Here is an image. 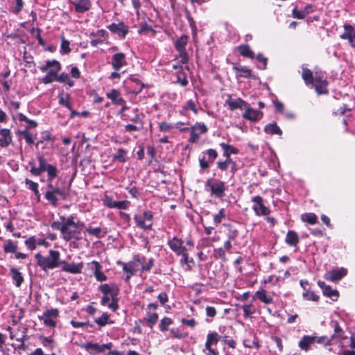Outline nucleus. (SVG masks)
I'll return each mask as SVG.
<instances>
[{
	"label": "nucleus",
	"instance_id": "f257e3e1",
	"mask_svg": "<svg viewBox=\"0 0 355 355\" xmlns=\"http://www.w3.org/2000/svg\"><path fill=\"white\" fill-rule=\"evenodd\" d=\"M37 264L42 270L46 271L61 266L60 253L57 250H50L49 256L44 257L38 252L35 255Z\"/></svg>",
	"mask_w": 355,
	"mask_h": 355
},
{
	"label": "nucleus",
	"instance_id": "f03ea898",
	"mask_svg": "<svg viewBox=\"0 0 355 355\" xmlns=\"http://www.w3.org/2000/svg\"><path fill=\"white\" fill-rule=\"evenodd\" d=\"M61 69L60 64L57 60H48L44 65L40 67V71L48 73L44 76L42 81L44 84H49L55 80L58 73Z\"/></svg>",
	"mask_w": 355,
	"mask_h": 355
},
{
	"label": "nucleus",
	"instance_id": "7ed1b4c3",
	"mask_svg": "<svg viewBox=\"0 0 355 355\" xmlns=\"http://www.w3.org/2000/svg\"><path fill=\"white\" fill-rule=\"evenodd\" d=\"M46 188L47 190L44 197L53 206H56L60 199L64 200L67 196V192L65 189L55 187L52 182H48Z\"/></svg>",
	"mask_w": 355,
	"mask_h": 355
},
{
	"label": "nucleus",
	"instance_id": "20e7f679",
	"mask_svg": "<svg viewBox=\"0 0 355 355\" xmlns=\"http://www.w3.org/2000/svg\"><path fill=\"white\" fill-rule=\"evenodd\" d=\"M75 221L72 216L64 220V228L62 234V238L65 241L71 240L78 241L80 239L81 232L80 229L76 228Z\"/></svg>",
	"mask_w": 355,
	"mask_h": 355
},
{
	"label": "nucleus",
	"instance_id": "39448f33",
	"mask_svg": "<svg viewBox=\"0 0 355 355\" xmlns=\"http://www.w3.org/2000/svg\"><path fill=\"white\" fill-rule=\"evenodd\" d=\"M205 187L209 188L211 196L218 198H223L225 196L226 186L223 181L209 178L205 182Z\"/></svg>",
	"mask_w": 355,
	"mask_h": 355
},
{
	"label": "nucleus",
	"instance_id": "423d86ee",
	"mask_svg": "<svg viewBox=\"0 0 355 355\" xmlns=\"http://www.w3.org/2000/svg\"><path fill=\"white\" fill-rule=\"evenodd\" d=\"M153 214L152 211L146 210L142 214H136L134 220L136 225L142 230H150L153 226Z\"/></svg>",
	"mask_w": 355,
	"mask_h": 355
},
{
	"label": "nucleus",
	"instance_id": "0eeeda50",
	"mask_svg": "<svg viewBox=\"0 0 355 355\" xmlns=\"http://www.w3.org/2000/svg\"><path fill=\"white\" fill-rule=\"evenodd\" d=\"M140 264H142V260L139 255H135L132 261L122 263L123 270L128 274L125 278L126 281H128L136 273Z\"/></svg>",
	"mask_w": 355,
	"mask_h": 355
},
{
	"label": "nucleus",
	"instance_id": "6e6552de",
	"mask_svg": "<svg viewBox=\"0 0 355 355\" xmlns=\"http://www.w3.org/2000/svg\"><path fill=\"white\" fill-rule=\"evenodd\" d=\"M183 130H190V137H189V141L191 143H196L200 139V135L202 134H205L208 131V128H207V125L204 123H199V122H196L190 128H185Z\"/></svg>",
	"mask_w": 355,
	"mask_h": 355
},
{
	"label": "nucleus",
	"instance_id": "1a4fd4ad",
	"mask_svg": "<svg viewBox=\"0 0 355 355\" xmlns=\"http://www.w3.org/2000/svg\"><path fill=\"white\" fill-rule=\"evenodd\" d=\"M58 316L59 311L57 309H50L44 312L42 315L38 316V318L42 320L46 327H55V320Z\"/></svg>",
	"mask_w": 355,
	"mask_h": 355
},
{
	"label": "nucleus",
	"instance_id": "9d476101",
	"mask_svg": "<svg viewBox=\"0 0 355 355\" xmlns=\"http://www.w3.org/2000/svg\"><path fill=\"white\" fill-rule=\"evenodd\" d=\"M112 347V343L99 345L98 343H93L87 342L80 345V347L85 349L91 354H96L105 352V349H110Z\"/></svg>",
	"mask_w": 355,
	"mask_h": 355
},
{
	"label": "nucleus",
	"instance_id": "9b49d317",
	"mask_svg": "<svg viewBox=\"0 0 355 355\" xmlns=\"http://www.w3.org/2000/svg\"><path fill=\"white\" fill-rule=\"evenodd\" d=\"M263 201L262 197L259 196H254L252 199V209L257 216H268L270 213V209L263 205Z\"/></svg>",
	"mask_w": 355,
	"mask_h": 355
},
{
	"label": "nucleus",
	"instance_id": "f8f14e48",
	"mask_svg": "<svg viewBox=\"0 0 355 355\" xmlns=\"http://www.w3.org/2000/svg\"><path fill=\"white\" fill-rule=\"evenodd\" d=\"M244 110L245 112L242 114L243 118L251 122L259 121L263 117V114L261 111L252 108L248 103Z\"/></svg>",
	"mask_w": 355,
	"mask_h": 355
},
{
	"label": "nucleus",
	"instance_id": "ddd939ff",
	"mask_svg": "<svg viewBox=\"0 0 355 355\" xmlns=\"http://www.w3.org/2000/svg\"><path fill=\"white\" fill-rule=\"evenodd\" d=\"M108 37V33L106 31L101 29L95 33H90V44L92 46L96 47L98 45L105 42Z\"/></svg>",
	"mask_w": 355,
	"mask_h": 355
},
{
	"label": "nucleus",
	"instance_id": "4468645a",
	"mask_svg": "<svg viewBox=\"0 0 355 355\" xmlns=\"http://www.w3.org/2000/svg\"><path fill=\"white\" fill-rule=\"evenodd\" d=\"M347 273V270L345 268H337L327 272L324 278L331 282H338L345 277Z\"/></svg>",
	"mask_w": 355,
	"mask_h": 355
},
{
	"label": "nucleus",
	"instance_id": "2eb2a0df",
	"mask_svg": "<svg viewBox=\"0 0 355 355\" xmlns=\"http://www.w3.org/2000/svg\"><path fill=\"white\" fill-rule=\"evenodd\" d=\"M62 270L71 274H80L83 268V263H68L61 260Z\"/></svg>",
	"mask_w": 355,
	"mask_h": 355
},
{
	"label": "nucleus",
	"instance_id": "dca6fc26",
	"mask_svg": "<svg viewBox=\"0 0 355 355\" xmlns=\"http://www.w3.org/2000/svg\"><path fill=\"white\" fill-rule=\"evenodd\" d=\"M112 67L115 71H120L128 64L125 55L123 53H116L112 57Z\"/></svg>",
	"mask_w": 355,
	"mask_h": 355
},
{
	"label": "nucleus",
	"instance_id": "f3484780",
	"mask_svg": "<svg viewBox=\"0 0 355 355\" xmlns=\"http://www.w3.org/2000/svg\"><path fill=\"white\" fill-rule=\"evenodd\" d=\"M184 241L181 239L174 236L173 239L168 241V245L170 249L174 252L177 255L187 251L186 247L183 245Z\"/></svg>",
	"mask_w": 355,
	"mask_h": 355
},
{
	"label": "nucleus",
	"instance_id": "a211bd4d",
	"mask_svg": "<svg viewBox=\"0 0 355 355\" xmlns=\"http://www.w3.org/2000/svg\"><path fill=\"white\" fill-rule=\"evenodd\" d=\"M98 290L103 295H110L113 298L117 297L119 293V286L115 283L101 284L98 286Z\"/></svg>",
	"mask_w": 355,
	"mask_h": 355
},
{
	"label": "nucleus",
	"instance_id": "6ab92c4d",
	"mask_svg": "<svg viewBox=\"0 0 355 355\" xmlns=\"http://www.w3.org/2000/svg\"><path fill=\"white\" fill-rule=\"evenodd\" d=\"M343 28L345 31L340 35V38L348 40L350 46L355 49V30L350 24H345Z\"/></svg>",
	"mask_w": 355,
	"mask_h": 355
},
{
	"label": "nucleus",
	"instance_id": "aec40b11",
	"mask_svg": "<svg viewBox=\"0 0 355 355\" xmlns=\"http://www.w3.org/2000/svg\"><path fill=\"white\" fill-rule=\"evenodd\" d=\"M225 104L228 105L230 110L233 111L236 109L243 110L247 107L248 103L241 98H232L230 95L225 100Z\"/></svg>",
	"mask_w": 355,
	"mask_h": 355
},
{
	"label": "nucleus",
	"instance_id": "412c9836",
	"mask_svg": "<svg viewBox=\"0 0 355 355\" xmlns=\"http://www.w3.org/2000/svg\"><path fill=\"white\" fill-rule=\"evenodd\" d=\"M128 92L135 95L139 94L144 87V84L137 78H130L127 82Z\"/></svg>",
	"mask_w": 355,
	"mask_h": 355
},
{
	"label": "nucleus",
	"instance_id": "4be33fe9",
	"mask_svg": "<svg viewBox=\"0 0 355 355\" xmlns=\"http://www.w3.org/2000/svg\"><path fill=\"white\" fill-rule=\"evenodd\" d=\"M112 33L118 34L119 36L125 37L128 33V27L123 22L118 24L112 23L107 26Z\"/></svg>",
	"mask_w": 355,
	"mask_h": 355
},
{
	"label": "nucleus",
	"instance_id": "5701e85b",
	"mask_svg": "<svg viewBox=\"0 0 355 355\" xmlns=\"http://www.w3.org/2000/svg\"><path fill=\"white\" fill-rule=\"evenodd\" d=\"M71 3L74 6L76 12L78 13H84L88 11L92 6L90 0H73Z\"/></svg>",
	"mask_w": 355,
	"mask_h": 355
},
{
	"label": "nucleus",
	"instance_id": "b1692460",
	"mask_svg": "<svg viewBox=\"0 0 355 355\" xmlns=\"http://www.w3.org/2000/svg\"><path fill=\"white\" fill-rule=\"evenodd\" d=\"M318 285L322 290L323 294L330 297L333 301H336L338 297V292L333 290L331 286L327 285L324 282L318 281Z\"/></svg>",
	"mask_w": 355,
	"mask_h": 355
},
{
	"label": "nucleus",
	"instance_id": "393cba45",
	"mask_svg": "<svg viewBox=\"0 0 355 355\" xmlns=\"http://www.w3.org/2000/svg\"><path fill=\"white\" fill-rule=\"evenodd\" d=\"M312 85L318 94H324L328 92L327 82L320 76H315L314 78V81Z\"/></svg>",
	"mask_w": 355,
	"mask_h": 355
},
{
	"label": "nucleus",
	"instance_id": "a878e982",
	"mask_svg": "<svg viewBox=\"0 0 355 355\" xmlns=\"http://www.w3.org/2000/svg\"><path fill=\"white\" fill-rule=\"evenodd\" d=\"M101 303L103 306H107L113 311H116L119 308L117 297H114L113 299L110 295H104Z\"/></svg>",
	"mask_w": 355,
	"mask_h": 355
},
{
	"label": "nucleus",
	"instance_id": "bb28decb",
	"mask_svg": "<svg viewBox=\"0 0 355 355\" xmlns=\"http://www.w3.org/2000/svg\"><path fill=\"white\" fill-rule=\"evenodd\" d=\"M10 130L7 128L0 130V147L6 148L12 143Z\"/></svg>",
	"mask_w": 355,
	"mask_h": 355
},
{
	"label": "nucleus",
	"instance_id": "cd10ccee",
	"mask_svg": "<svg viewBox=\"0 0 355 355\" xmlns=\"http://www.w3.org/2000/svg\"><path fill=\"white\" fill-rule=\"evenodd\" d=\"M106 96L107 98L111 100L113 104L116 105L123 104L125 101L122 97L121 92L116 89H112L110 92H107Z\"/></svg>",
	"mask_w": 355,
	"mask_h": 355
},
{
	"label": "nucleus",
	"instance_id": "c85d7f7f",
	"mask_svg": "<svg viewBox=\"0 0 355 355\" xmlns=\"http://www.w3.org/2000/svg\"><path fill=\"white\" fill-rule=\"evenodd\" d=\"M315 340V336H304L299 341V347L302 350L308 351L310 348V346L313 344Z\"/></svg>",
	"mask_w": 355,
	"mask_h": 355
},
{
	"label": "nucleus",
	"instance_id": "c756f323",
	"mask_svg": "<svg viewBox=\"0 0 355 355\" xmlns=\"http://www.w3.org/2000/svg\"><path fill=\"white\" fill-rule=\"evenodd\" d=\"M10 275L17 287H20L24 279L19 269L15 267L10 268Z\"/></svg>",
	"mask_w": 355,
	"mask_h": 355
},
{
	"label": "nucleus",
	"instance_id": "7c9ffc66",
	"mask_svg": "<svg viewBox=\"0 0 355 355\" xmlns=\"http://www.w3.org/2000/svg\"><path fill=\"white\" fill-rule=\"evenodd\" d=\"M178 256H181L182 258L180 261V265L185 271H189L191 269V263H193V258H189L188 251L182 252Z\"/></svg>",
	"mask_w": 355,
	"mask_h": 355
},
{
	"label": "nucleus",
	"instance_id": "2f4dec72",
	"mask_svg": "<svg viewBox=\"0 0 355 355\" xmlns=\"http://www.w3.org/2000/svg\"><path fill=\"white\" fill-rule=\"evenodd\" d=\"M254 299H257L264 304H270L272 302V297L270 295L267 294V292L263 288H261L259 291H257L254 295L253 296Z\"/></svg>",
	"mask_w": 355,
	"mask_h": 355
},
{
	"label": "nucleus",
	"instance_id": "473e14b6",
	"mask_svg": "<svg viewBox=\"0 0 355 355\" xmlns=\"http://www.w3.org/2000/svg\"><path fill=\"white\" fill-rule=\"evenodd\" d=\"M285 241L290 246H296L299 243L298 234L295 231L289 230L286 234Z\"/></svg>",
	"mask_w": 355,
	"mask_h": 355
},
{
	"label": "nucleus",
	"instance_id": "72a5a7b5",
	"mask_svg": "<svg viewBox=\"0 0 355 355\" xmlns=\"http://www.w3.org/2000/svg\"><path fill=\"white\" fill-rule=\"evenodd\" d=\"M47 173L48 182H52V180L58 175V170L56 166L49 164L43 169V172Z\"/></svg>",
	"mask_w": 355,
	"mask_h": 355
},
{
	"label": "nucleus",
	"instance_id": "f704fd0d",
	"mask_svg": "<svg viewBox=\"0 0 355 355\" xmlns=\"http://www.w3.org/2000/svg\"><path fill=\"white\" fill-rule=\"evenodd\" d=\"M312 6L309 5L306 6L304 10H299L295 8L293 11V17L294 18L302 19L311 11Z\"/></svg>",
	"mask_w": 355,
	"mask_h": 355
},
{
	"label": "nucleus",
	"instance_id": "c9c22d12",
	"mask_svg": "<svg viewBox=\"0 0 355 355\" xmlns=\"http://www.w3.org/2000/svg\"><path fill=\"white\" fill-rule=\"evenodd\" d=\"M238 51L239 53L246 58H254V52L250 49L249 45L248 44H241L237 47Z\"/></svg>",
	"mask_w": 355,
	"mask_h": 355
},
{
	"label": "nucleus",
	"instance_id": "e433bc0d",
	"mask_svg": "<svg viewBox=\"0 0 355 355\" xmlns=\"http://www.w3.org/2000/svg\"><path fill=\"white\" fill-rule=\"evenodd\" d=\"M188 36L182 35L175 42V47L178 51H186L185 46L188 42Z\"/></svg>",
	"mask_w": 355,
	"mask_h": 355
},
{
	"label": "nucleus",
	"instance_id": "4c0bfd02",
	"mask_svg": "<svg viewBox=\"0 0 355 355\" xmlns=\"http://www.w3.org/2000/svg\"><path fill=\"white\" fill-rule=\"evenodd\" d=\"M220 340V336L216 332H210L207 336L205 347L216 345Z\"/></svg>",
	"mask_w": 355,
	"mask_h": 355
},
{
	"label": "nucleus",
	"instance_id": "58836bf2",
	"mask_svg": "<svg viewBox=\"0 0 355 355\" xmlns=\"http://www.w3.org/2000/svg\"><path fill=\"white\" fill-rule=\"evenodd\" d=\"M188 110H191L196 114L198 113V108L193 100H189L186 102L180 111V114H184V112Z\"/></svg>",
	"mask_w": 355,
	"mask_h": 355
},
{
	"label": "nucleus",
	"instance_id": "ea45409f",
	"mask_svg": "<svg viewBox=\"0 0 355 355\" xmlns=\"http://www.w3.org/2000/svg\"><path fill=\"white\" fill-rule=\"evenodd\" d=\"M264 131L270 135H282V134L280 128L275 123L266 125L264 128Z\"/></svg>",
	"mask_w": 355,
	"mask_h": 355
},
{
	"label": "nucleus",
	"instance_id": "a19ab883",
	"mask_svg": "<svg viewBox=\"0 0 355 355\" xmlns=\"http://www.w3.org/2000/svg\"><path fill=\"white\" fill-rule=\"evenodd\" d=\"M302 77L306 85H309L313 83V72L304 67H302Z\"/></svg>",
	"mask_w": 355,
	"mask_h": 355
},
{
	"label": "nucleus",
	"instance_id": "79ce46f5",
	"mask_svg": "<svg viewBox=\"0 0 355 355\" xmlns=\"http://www.w3.org/2000/svg\"><path fill=\"white\" fill-rule=\"evenodd\" d=\"M95 322L100 327H104L107 324H112L114 322L110 319V314L103 313L101 317L95 319Z\"/></svg>",
	"mask_w": 355,
	"mask_h": 355
},
{
	"label": "nucleus",
	"instance_id": "37998d69",
	"mask_svg": "<svg viewBox=\"0 0 355 355\" xmlns=\"http://www.w3.org/2000/svg\"><path fill=\"white\" fill-rule=\"evenodd\" d=\"M331 327L334 329V334L331 336V340H334V338H338V339H343V331L342 329L340 327L337 321H331Z\"/></svg>",
	"mask_w": 355,
	"mask_h": 355
},
{
	"label": "nucleus",
	"instance_id": "c03bdc74",
	"mask_svg": "<svg viewBox=\"0 0 355 355\" xmlns=\"http://www.w3.org/2000/svg\"><path fill=\"white\" fill-rule=\"evenodd\" d=\"M26 185L28 186V189L31 190L37 198V201L40 200V193L38 190V184L29 179L25 180Z\"/></svg>",
	"mask_w": 355,
	"mask_h": 355
},
{
	"label": "nucleus",
	"instance_id": "a18cd8bd",
	"mask_svg": "<svg viewBox=\"0 0 355 355\" xmlns=\"http://www.w3.org/2000/svg\"><path fill=\"white\" fill-rule=\"evenodd\" d=\"M127 150L123 148H119L115 154L113 155V160L124 163L127 160Z\"/></svg>",
	"mask_w": 355,
	"mask_h": 355
},
{
	"label": "nucleus",
	"instance_id": "49530a36",
	"mask_svg": "<svg viewBox=\"0 0 355 355\" xmlns=\"http://www.w3.org/2000/svg\"><path fill=\"white\" fill-rule=\"evenodd\" d=\"M17 249V245L12 240H8L3 245V250L6 253H15Z\"/></svg>",
	"mask_w": 355,
	"mask_h": 355
},
{
	"label": "nucleus",
	"instance_id": "de8ad7c7",
	"mask_svg": "<svg viewBox=\"0 0 355 355\" xmlns=\"http://www.w3.org/2000/svg\"><path fill=\"white\" fill-rule=\"evenodd\" d=\"M227 227L228 231L227 233V240L235 241L239 235V232L236 228H234L230 224L225 225Z\"/></svg>",
	"mask_w": 355,
	"mask_h": 355
},
{
	"label": "nucleus",
	"instance_id": "09e8293b",
	"mask_svg": "<svg viewBox=\"0 0 355 355\" xmlns=\"http://www.w3.org/2000/svg\"><path fill=\"white\" fill-rule=\"evenodd\" d=\"M302 220L310 225H315L317 223V216L313 213L304 214L301 216Z\"/></svg>",
	"mask_w": 355,
	"mask_h": 355
},
{
	"label": "nucleus",
	"instance_id": "8fccbe9b",
	"mask_svg": "<svg viewBox=\"0 0 355 355\" xmlns=\"http://www.w3.org/2000/svg\"><path fill=\"white\" fill-rule=\"evenodd\" d=\"M55 80L60 82V83H64L67 84L70 87H71L74 85V81L70 78L69 74H67V73H61L60 76H58L57 77Z\"/></svg>",
	"mask_w": 355,
	"mask_h": 355
},
{
	"label": "nucleus",
	"instance_id": "3c124183",
	"mask_svg": "<svg viewBox=\"0 0 355 355\" xmlns=\"http://www.w3.org/2000/svg\"><path fill=\"white\" fill-rule=\"evenodd\" d=\"M133 112L135 113V116L130 120L136 124H139L140 128H142L143 127V118H144V115L142 113H139V110L137 108L134 109Z\"/></svg>",
	"mask_w": 355,
	"mask_h": 355
},
{
	"label": "nucleus",
	"instance_id": "603ef678",
	"mask_svg": "<svg viewBox=\"0 0 355 355\" xmlns=\"http://www.w3.org/2000/svg\"><path fill=\"white\" fill-rule=\"evenodd\" d=\"M158 314L156 313H148L145 320L148 322V326L152 328L157 322Z\"/></svg>",
	"mask_w": 355,
	"mask_h": 355
},
{
	"label": "nucleus",
	"instance_id": "864d4df0",
	"mask_svg": "<svg viewBox=\"0 0 355 355\" xmlns=\"http://www.w3.org/2000/svg\"><path fill=\"white\" fill-rule=\"evenodd\" d=\"M173 323V320L168 317L163 318L159 323V328L161 331L164 332L168 329V327Z\"/></svg>",
	"mask_w": 355,
	"mask_h": 355
},
{
	"label": "nucleus",
	"instance_id": "5fc2aeb1",
	"mask_svg": "<svg viewBox=\"0 0 355 355\" xmlns=\"http://www.w3.org/2000/svg\"><path fill=\"white\" fill-rule=\"evenodd\" d=\"M220 146L223 150V153L230 154H237L239 153V150L233 146L229 145L225 143H220Z\"/></svg>",
	"mask_w": 355,
	"mask_h": 355
},
{
	"label": "nucleus",
	"instance_id": "6e6d98bb",
	"mask_svg": "<svg viewBox=\"0 0 355 355\" xmlns=\"http://www.w3.org/2000/svg\"><path fill=\"white\" fill-rule=\"evenodd\" d=\"M225 211L224 209H220L218 213L214 215V223L216 226H218L222 220L225 218Z\"/></svg>",
	"mask_w": 355,
	"mask_h": 355
},
{
	"label": "nucleus",
	"instance_id": "4d7b16f0",
	"mask_svg": "<svg viewBox=\"0 0 355 355\" xmlns=\"http://www.w3.org/2000/svg\"><path fill=\"white\" fill-rule=\"evenodd\" d=\"M302 297L306 300H311L313 302H317L319 300V296L313 291H309V289L303 293Z\"/></svg>",
	"mask_w": 355,
	"mask_h": 355
},
{
	"label": "nucleus",
	"instance_id": "13d9d810",
	"mask_svg": "<svg viewBox=\"0 0 355 355\" xmlns=\"http://www.w3.org/2000/svg\"><path fill=\"white\" fill-rule=\"evenodd\" d=\"M234 69L239 73V76H240L245 78H249L251 76V71L246 67H235Z\"/></svg>",
	"mask_w": 355,
	"mask_h": 355
},
{
	"label": "nucleus",
	"instance_id": "bf43d9fd",
	"mask_svg": "<svg viewBox=\"0 0 355 355\" xmlns=\"http://www.w3.org/2000/svg\"><path fill=\"white\" fill-rule=\"evenodd\" d=\"M61 219L62 220V223H60L59 221H53L51 223V226L53 230H60L61 234H62L63 230L64 228V220H66L67 218L62 216L61 217Z\"/></svg>",
	"mask_w": 355,
	"mask_h": 355
},
{
	"label": "nucleus",
	"instance_id": "052dcab7",
	"mask_svg": "<svg viewBox=\"0 0 355 355\" xmlns=\"http://www.w3.org/2000/svg\"><path fill=\"white\" fill-rule=\"evenodd\" d=\"M25 245L29 250H35L37 247L36 237L31 236L28 239H27L25 241Z\"/></svg>",
	"mask_w": 355,
	"mask_h": 355
},
{
	"label": "nucleus",
	"instance_id": "680f3d73",
	"mask_svg": "<svg viewBox=\"0 0 355 355\" xmlns=\"http://www.w3.org/2000/svg\"><path fill=\"white\" fill-rule=\"evenodd\" d=\"M103 205L109 208H114L116 201L114 200L112 196H105V197L103 199Z\"/></svg>",
	"mask_w": 355,
	"mask_h": 355
},
{
	"label": "nucleus",
	"instance_id": "e2e57ef3",
	"mask_svg": "<svg viewBox=\"0 0 355 355\" xmlns=\"http://www.w3.org/2000/svg\"><path fill=\"white\" fill-rule=\"evenodd\" d=\"M87 266L88 269L90 270L93 272V274H94L96 270L103 269V266H101V264L96 261H92L89 263H87Z\"/></svg>",
	"mask_w": 355,
	"mask_h": 355
},
{
	"label": "nucleus",
	"instance_id": "0e129e2a",
	"mask_svg": "<svg viewBox=\"0 0 355 355\" xmlns=\"http://www.w3.org/2000/svg\"><path fill=\"white\" fill-rule=\"evenodd\" d=\"M96 281L102 282L107 280L106 275L103 272V269L96 270L94 274Z\"/></svg>",
	"mask_w": 355,
	"mask_h": 355
},
{
	"label": "nucleus",
	"instance_id": "69168bd1",
	"mask_svg": "<svg viewBox=\"0 0 355 355\" xmlns=\"http://www.w3.org/2000/svg\"><path fill=\"white\" fill-rule=\"evenodd\" d=\"M96 281L102 282L107 280L106 275L103 272V269L96 270L94 274Z\"/></svg>",
	"mask_w": 355,
	"mask_h": 355
},
{
	"label": "nucleus",
	"instance_id": "338daca9",
	"mask_svg": "<svg viewBox=\"0 0 355 355\" xmlns=\"http://www.w3.org/2000/svg\"><path fill=\"white\" fill-rule=\"evenodd\" d=\"M87 232H88L89 234L94 235L96 236L97 238L101 237V227H92L91 226L88 227L86 229Z\"/></svg>",
	"mask_w": 355,
	"mask_h": 355
},
{
	"label": "nucleus",
	"instance_id": "774afa93",
	"mask_svg": "<svg viewBox=\"0 0 355 355\" xmlns=\"http://www.w3.org/2000/svg\"><path fill=\"white\" fill-rule=\"evenodd\" d=\"M21 135H23L26 143L29 144H32L34 143L33 135L28 130H25L24 131H21Z\"/></svg>",
	"mask_w": 355,
	"mask_h": 355
}]
</instances>
